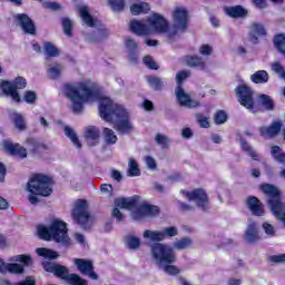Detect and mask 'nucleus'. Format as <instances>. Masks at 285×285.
Masks as SVG:
<instances>
[{
    "mask_svg": "<svg viewBox=\"0 0 285 285\" xmlns=\"http://www.w3.org/2000/svg\"><path fill=\"white\" fill-rule=\"evenodd\" d=\"M99 115L107 124H112L119 135H130L135 126L130 122V112L122 105L115 104L109 97L99 100Z\"/></svg>",
    "mask_w": 285,
    "mask_h": 285,
    "instance_id": "1",
    "label": "nucleus"
},
{
    "mask_svg": "<svg viewBox=\"0 0 285 285\" xmlns=\"http://www.w3.org/2000/svg\"><path fill=\"white\" fill-rule=\"evenodd\" d=\"M37 234L43 242H56L63 246H70V236L68 235V224L63 220L53 219L49 226L38 225Z\"/></svg>",
    "mask_w": 285,
    "mask_h": 285,
    "instance_id": "2",
    "label": "nucleus"
},
{
    "mask_svg": "<svg viewBox=\"0 0 285 285\" xmlns=\"http://www.w3.org/2000/svg\"><path fill=\"white\" fill-rule=\"evenodd\" d=\"M63 92L66 97L72 101L73 112H81L86 101L97 98V91L85 82H79L77 87H75V85H65Z\"/></svg>",
    "mask_w": 285,
    "mask_h": 285,
    "instance_id": "3",
    "label": "nucleus"
},
{
    "mask_svg": "<svg viewBox=\"0 0 285 285\" xmlns=\"http://www.w3.org/2000/svg\"><path fill=\"white\" fill-rule=\"evenodd\" d=\"M52 177L45 174H35L27 184L30 204H39V197H50L52 195Z\"/></svg>",
    "mask_w": 285,
    "mask_h": 285,
    "instance_id": "4",
    "label": "nucleus"
},
{
    "mask_svg": "<svg viewBox=\"0 0 285 285\" xmlns=\"http://www.w3.org/2000/svg\"><path fill=\"white\" fill-rule=\"evenodd\" d=\"M151 255L158 264H164V271L167 275H179L181 273L179 267L173 265L177 262L173 247L161 243L151 244Z\"/></svg>",
    "mask_w": 285,
    "mask_h": 285,
    "instance_id": "5",
    "label": "nucleus"
},
{
    "mask_svg": "<svg viewBox=\"0 0 285 285\" xmlns=\"http://www.w3.org/2000/svg\"><path fill=\"white\" fill-rule=\"evenodd\" d=\"M71 217L73 222L78 224V226L86 230L90 222V212H88V200L83 198L77 199L71 210Z\"/></svg>",
    "mask_w": 285,
    "mask_h": 285,
    "instance_id": "6",
    "label": "nucleus"
},
{
    "mask_svg": "<svg viewBox=\"0 0 285 285\" xmlns=\"http://www.w3.org/2000/svg\"><path fill=\"white\" fill-rule=\"evenodd\" d=\"M261 190L266 195L267 206L271 208L272 213L285 205V203L282 202V190H279V187L265 183L261 185Z\"/></svg>",
    "mask_w": 285,
    "mask_h": 285,
    "instance_id": "7",
    "label": "nucleus"
},
{
    "mask_svg": "<svg viewBox=\"0 0 285 285\" xmlns=\"http://www.w3.org/2000/svg\"><path fill=\"white\" fill-rule=\"evenodd\" d=\"M235 94L238 99V102L243 108L247 110H253V112H257L255 109V92L248 85H238L235 88Z\"/></svg>",
    "mask_w": 285,
    "mask_h": 285,
    "instance_id": "8",
    "label": "nucleus"
},
{
    "mask_svg": "<svg viewBox=\"0 0 285 285\" xmlns=\"http://www.w3.org/2000/svg\"><path fill=\"white\" fill-rule=\"evenodd\" d=\"M181 195L188 199V202H195L196 206L200 208L204 213H206L210 205V199L208 198V194L204 188H196L191 191L180 190Z\"/></svg>",
    "mask_w": 285,
    "mask_h": 285,
    "instance_id": "9",
    "label": "nucleus"
},
{
    "mask_svg": "<svg viewBox=\"0 0 285 285\" xmlns=\"http://www.w3.org/2000/svg\"><path fill=\"white\" fill-rule=\"evenodd\" d=\"M147 22L157 35H166V32L170 30L168 20H166V18L159 13H153L151 17L147 19Z\"/></svg>",
    "mask_w": 285,
    "mask_h": 285,
    "instance_id": "10",
    "label": "nucleus"
},
{
    "mask_svg": "<svg viewBox=\"0 0 285 285\" xmlns=\"http://www.w3.org/2000/svg\"><path fill=\"white\" fill-rule=\"evenodd\" d=\"M14 19L20 26L23 35H30L31 37L37 36V24H35V21L27 13H18L14 16Z\"/></svg>",
    "mask_w": 285,
    "mask_h": 285,
    "instance_id": "11",
    "label": "nucleus"
},
{
    "mask_svg": "<svg viewBox=\"0 0 285 285\" xmlns=\"http://www.w3.org/2000/svg\"><path fill=\"white\" fill-rule=\"evenodd\" d=\"M173 19L176 30H180L181 32L188 30V11L186 9L177 7L174 10Z\"/></svg>",
    "mask_w": 285,
    "mask_h": 285,
    "instance_id": "12",
    "label": "nucleus"
},
{
    "mask_svg": "<svg viewBox=\"0 0 285 285\" xmlns=\"http://www.w3.org/2000/svg\"><path fill=\"white\" fill-rule=\"evenodd\" d=\"M75 264L81 275H88L90 279H99V275L95 273V265H92V261L76 258Z\"/></svg>",
    "mask_w": 285,
    "mask_h": 285,
    "instance_id": "13",
    "label": "nucleus"
},
{
    "mask_svg": "<svg viewBox=\"0 0 285 285\" xmlns=\"http://www.w3.org/2000/svg\"><path fill=\"white\" fill-rule=\"evenodd\" d=\"M3 148L11 157H19V159H26V157H28V149L18 142L4 140Z\"/></svg>",
    "mask_w": 285,
    "mask_h": 285,
    "instance_id": "14",
    "label": "nucleus"
},
{
    "mask_svg": "<svg viewBox=\"0 0 285 285\" xmlns=\"http://www.w3.org/2000/svg\"><path fill=\"white\" fill-rule=\"evenodd\" d=\"M43 268L47 273H53L56 277H59V279H63L65 282H67L68 277L70 276V271L68 267L57 263H43Z\"/></svg>",
    "mask_w": 285,
    "mask_h": 285,
    "instance_id": "15",
    "label": "nucleus"
},
{
    "mask_svg": "<svg viewBox=\"0 0 285 285\" xmlns=\"http://www.w3.org/2000/svg\"><path fill=\"white\" fill-rule=\"evenodd\" d=\"M283 126L284 124H282V121L274 120L269 126L259 128L261 137H266L267 139H274V137H277V135L282 132Z\"/></svg>",
    "mask_w": 285,
    "mask_h": 285,
    "instance_id": "16",
    "label": "nucleus"
},
{
    "mask_svg": "<svg viewBox=\"0 0 285 285\" xmlns=\"http://www.w3.org/2000/svg\"><path fill=\"white\" fill-rule=\"evenodd\" d=\"M160 210L156 205L142 204L136 208L135 214L137 217H157Z\"/></svg>",
    "mask_w": 285,
    "mask_h": 285,
    "instance_id": "17",
    "label": "nucleus"
},
{
    "mask_svg": "<svg viewBox=\"0 0 285 285\" xmlns=\"http://www.w3.org/2000/svg\"><path fill=\"white\" fill-rule=\"evenodd\" d=\"M246 206L256 217H262L264 215V205L256 196H248Z\"/></svg>",
    "mask_w": 285,
    "mask_h": 285,
    "instance_id": "18",
    "label": "nucleus"
},
{
    "mask_svg": "<svg viewBox=\"0 0 285 285\" xmlns=\"http://www.w3.org/2000/svg\"><path fill=\"white\" fill-rule=\"evenodd\" d=\"M129 30L132 35H137V37H148L150 35V28L139 20H131L129 22Z\"/></svg>",
    "mask_w": 285,
    "mask_h": 285,
    "instance_id": "19",
    "label": "nucleus"
},
{
    "mask_svg": "<svg viewBox=\"0 0 285 285\" xmlns=\"http://www.w3.org/2000/svg\"><path fill=\"white\" fill-rule=\"evenodd\" d=\"M125 46L128 50V57H129L131 63H137L139 61V56H138L139 46L137 45L135 39L128 38L125 42Z\"/></svg>",
    "mask_w": 285,
    "mask_h": 285,
    "instance_id": "20",
    "label": "nucleus"
},
{
    "mask_svg": "<svg viewBox=\"0 0 285 285\" xmlns=\"http://www.w3.org/2000/svg\"><path fill=\"white\" fill-rule=\"evenodd\" d=\"M225 12L232 19H244V17H248V10L240 4H236L234 7H226Z\"/></svg>",
    "mask_w": 285,
    "mask_h": 285,
    "instance_id": "21",
    "label": "nucleus"
},
{
    "mask_svg": "<svg viewBox=\"0 0 285 285\" xmlns=\"http://www.w3.org/2000/svg\"><path fill=\"white\" fill-rule=\"evenodd\" d=\"M245 239L247 244H256V242H259V239H262L256 223H250L247 226V229L245 232Z\"/></svg>",
    "mask_w": 285,
    "mask_h": 285,
    "instance_id": "22",
    "label": "nucleus"
},
{
    "mask_svg": "<svg viewBox=\"0 0 285 285\" xmlns=\"http://www.w3.org/2000/svg\"><path fill=\"white\" fill-rule=\"evenodd\" d=\"M185 62L189 68H197L202 71L206 70V61L199 56H186Z\"/></svg>",
    "mask_w": 285,
    "mask_h": 285,
    "instance_id": "23",
    "label": "nucleus"
},
{
    "mask_svg": "<svg viewBox=\"0 0 285 285\" xmlns=\"http://www.w3.org/2000/svg\"><path fill=\"white\" fill-rule=\"evenodd\" d=\"M79 17L88 28H95V26H97V20L90 14V11L86 6L79 8Z\"/></svg>",
    "mask_w": 285,
    "mask_h": 285,
    "instance_id": "24",
    "label": "nucleus"
},
{
    "mask_svg": "<svg viewBox=\"0 0 285 285\" xmlns=\"http://www.w3.org/2000/svg\"><path fill=\"white\" fill-rule=\"evenodd\" d=\"M115 206H117V208H125L126 210H134V208H137V199L136 198H116Z\"/></svg>",
    "mask_w": 285,
    "mask_h": 285,
    "instance_id": "25",
    "label": "nucleus"
},
{
    "mask_svg": "<svg viewBox=\"0 0 285 285\" xmlns=\"http://www.w3.org/2000/svg\"><path fill=\"white\" fill-rule=\"evenodd\" d=\"M142 237L145 239H149L150 242H154L153 244H159V242H164L165 236H164V230H150L146 229L142 234Z\"/></svg>",
    "mask_w": 285,
    "mask_h": 285,
    "instance_id": "26",
    "label": "nucleus"
},
{
    "mask_svg": "<svg viewBox=\"0 0 285 285\" xmlns=\"http://www.w3.org/2000/svg\"><path fill=\"white\" fill-rule=\"evenodd\" d=\"M130 12L134 17L148 14L150 12V4L148 2L134 3L130 6Z\"/></svg>",
    "mask_w": 285,
    "mask_h": 285,
    "instance_id": "27",
    "label": "nucleus"
},
{
    "mask_svg": "<svg viewBox=\"0 0 285 285\" xmlns=\"http://www.w3.org/2000/svg\"><path fill=\"white\" fill-rule=\"evenodd\" d=\"M85 137L88 141V146H97V144H99V129L96 127H89L86 130Z\"/></svg>",
    "mask_w": 285,
    "mask_h": 285,
    "instance_id": "28",
    "label": "nucleus"
},
{
    "mask_svg": "<svg viewBox=\"0 0 285 285\" xmlns=\"http://www.w3.org/2000/svg\"><path fill=\"white\" fill-rule=\"evenodd\" d=\"M273 45L275 50H277L282 57H285V33H276L273 37Z\"/></svg>",
    "mask_w": 285,
    "mask_h": 285,
    "instance_id": "29",
    "label": "nucleus"
},
{
    "mask_svg": "<svg viewBox=\"0 0 285 285\" xmlns=\"http://www.w3.org/2000/svg\"><path fill=\"white\" fill-rule=\"evenodd\" d=\"M176 99L180 106H190V102L193 101L190 96L184 91L181 86H177L176 88Z\"/></svg>",
    "mask_w": 285,
    "mask_h": 285,
    "instance_id": "30",
    "label": "nucleus"
},
{
    "mask_svg": "<svg viewBox=\"0 0 285 285\" xmlns=\"http://www.w3.org/2000/svg\"><path fill=\"white\" fill-rule=\"evenodd\" d=\"M258 105L262 106L264 110H275V101H273V98L266 94L258 96Z\"/></svg>",
    "mask_w": 285,
    "mask_h": 285,
    "instance_id": "31",
    "label": "nucleus"
},
{
    "mask_svg": "<svg viewBox=\"0 0 285 285\" xmlns=\"http://www.w3.org/2000/svg\"><path fill=\"white\" fill-rule=\"evenodd\" d=\"M268 71L266 70H258L250 76V80L253 83H268Z\"/></svg>",
    "mask_w": 285,
    "mask_h": 285,
    "instance_id": "32",
    "label": "nucleus"
},
{
    "mask_svg": "<svg viewBox=\"0 0 285 285\" xmlns=\"http://www.w3.org/2000/svg\"><path fill=\"white\" fill-rule=\"evenodd\" d=\"M27 146H31L32 153H39V150H48V145L39 142L36 138L29 137L26 139Z\"/></svg>",
    "mask_w": 285,
    "mask_h": 285,
    "instance_id": "33",
    "label": "nucleus"
},
{
    "mask_svg": "<svg viewBox=\"0 0 285 285\" xmlns=\"http://www.w3.org/2000/svg\"><path fill=\"white\" fill-rule=\"evenodd\" d=\"M65 135L71 140V144H73L76 148L81 149V140H79V136H77V132H75L72 128L66 126Z\"/></svg>",
    "mask_w": 285,
    "mask_h": 285,
    "instance_id": "34",
    "label": "nucleus"
},
{
    "mask_svg": "<svg viewBox=\"0 0 285 285\" xmlns=\"http://www.w3.org/2000/svg\"><path fill=\"white\" fill-rule=\"evenodd\" d=\"M190 246H193V239L190 237H181L174 243L176 250H186V248H190Z\"/></svg>",
    "mask_w": 285,
    "mask_h": 285,
    "instance_id": "35",
    "label": "nucleus"
},
{
    "mask_svg": "<svg viewBox=\"0 0 285 285\" xmlns=\"http://www.w3.org/2000/svg\"><path fill=\"white\" fill-rule=\"evenodd\" d=\"M147 83L154 90H163L164 89V80H161V78H159L155 75H151L147 78Z\"/></svg>",
    "mask_w": 285,
    "mask_h": 285,
    "instance_id": "36",
    "label": "nucleus"
},
{
    "mask_svg": "<svg viewBox=\"0 0 285 285\" xmlns=\"http://www.w3.org/2000/svg\"><path fill=\"white\" fill-rule=\"evenodd\" d=\"M37 255H39V257H45V259H57V257H59L57 252L46 247L37 248Z\"/></svg>",
    "mask_w": 285,
    "mask_h": 285,
    "instance_id": "37",
    "label": "nucleus"
},
{
    "mask_svg": "<svg viewBox=\"0 0 285 285\" xmlns=\"http://www.w3.org/2000/svg\"><path fill=\"white\" fill-rule=\"evenodd\" d=\"M240 148L242 150H244V153H247V155H249V157H252L254 161H259V155L257 154V151L253 149V147L250 146V144H248V141L242 140Z\"/></svg>",
    "mask_w": 285,
    "mask_h": 285,
    "instance_id": "38",
    "label": "nucleus"
},
{
    "mask_svg": "<svg viewBox=\"0 0 285 285\" xmlns=\"http://www.w3.org/2000/svg\"><path fill=\"white\" fill-rule=\"evenodd\" d=\"M102 134H104L106 144H108L109 146L117 144L118 138H117V135H115V131L112 129L105 127L102 129Z\"/></svg>",
    "mask_w": 285,
    "mask_h": 285,
    "instance_id": "39",
    "label": "nucleus"
},
{
    "mask_svg": "<svg viewBox=\"0 0 285 285\" xmlns=\"http://www.w3.org/2000/svg\"><path fill=\"white\" fill-rule=\"evenodd\" d=\"M13 262H18L19 264H22L23 267L32 266L33 264L32 256L28 254H20V255L13 256Z\"/></svg>",
    "mask_w": 285,
    "mask_h": 285,
    "instance_id": "40",
    "label": "nucleus"
},
{
    "mask_svg": "<svg viewBox=\"0 0 285 285\" xmlns=\"http://www.w3.org/2000/svg\"><path fill=\"white\" fill-rule=\"evenodd\" d=\"M7 271L8 273L14 274V275H23L26 273V268L23 265L19 263H9L7 264Z\"/></svg>",
    "mask_w": 285,
    "mask_h": 285,
    "instance_id": "41",
    "label": "nucleus"
},
{
    "mask_svg": "<svg viewBox=\"0 0 285 285\" xmlns=\"http://www.w3.org/2000/svg\"><path fill=\"white\" fill-rule=\"evenodd\" d=\"M13 125L17 128V130H20V132H23L28 127L26 125V119L21 114H16L13 117Z\"/></svg>",
    "mask_w": 285,
    "mask_h": 285,
    "instance_id": "42",
    "label": "nucleus"
},
{
    "mask_svg": "<svg viewBox=\"0 0 285 285\" xmlns=\"http://www.w3.org/2000/svg\"><path fill=\"white\" fill-rule=\"evenodd\" d=\"M66 282L70 285H88V281L79 276V274H69Z\"/></svg>",
    "mask_w": 285,
    "mask_h": 285,
    "instance_id": "43",
    "label": "nucleus"
},
{
    "mask_svg": "<svg viewBox=\"0 0 285 285\" xmlns=\"http://www.w3.org/2000/svg\"><path fill=\"white\" fill-rule=\"evenodd\" d=\"M271 153L276 161L285 164V153H282V148L279 146H273Z\"/></svg>",
    "mask_w": 285,
    "mask_h": 285,
    "instance_id": "44",
    "label": "nucleus"
},
{
    "mask_svg": "<svg viewBox=\"0 0 285 285\" xmlns=\"http://www.w3.org/2000/svg\"><path fill=\"white\" fill-rule=\"evenodd\" d=\"M108 3L114 12H124L126 0H108Z\"/></svg>",
    "mask_w": 285,
    "mask_h": 285,
    "instance_id": "45",
    "label": "nucleus"
},
{
    "mask_svg": "<svg viewBox=\"0 0 285 285\" xmlns=\"http://www.w3.org/2000/svg\"><path fill=\"white\" fill-rule=\"evenodd\" d=\"M128 175H129V177H139V175H141L139 165H137V161L132 158L129 160Z\"/></svg>",
    "mask_w": 285,
    "mask_h": 285,
    "instance_id": "46",
    "label": "nucleus"
},
{
    "mask_svg": "<svg viewBox=\"0 0 285 285\" xmlns=\"http://www.w3.org/2000/svg\"><path fill=\"white\" fill-rule=\"evenodd\" d=\"M226 121H228V114L222 109L216 111L214 116V122L216 126H222V124H226Z\"/></svg>",
    "mask_w": 285,
    "mask_h": 285,
    "instance_id": "47",
    "label": "nucleus"
},
{
    "mask_svg": "<svg viewBox=\"0 0 285 285\" xmlns=\"http://www.w3.org/2000/svg\"><path fill=\"white\" fill-rule=\"evenodd\" d=\"M45 53L47 57H59V49H57L52 42H45Z\"/></svg>",
    "mask_w": 285,
    "mask_h": 285,
    "instance_id": "48",
    "label": "nucleus"
},
{
    "mask_svg": "<svg viewBox=\"0 0 285 285\" xmlns=\"http://www.w3.org/2000/svg\"><path fill=\"white\" fill-rule=\"evenodd\" d=\"M63 32L67 37H72V20L70 18L61 19Z\"/></svg>",
    "mask_w": 285,
    "mask_h": 285,
    "instance_id": "49",
    "label": "nucleus"
},
{
    "mask_svg": "<svg viewBox=\"0 0 285 285\" xmlns=\"http://www.w3.org/2000/svg\"><path fill=\"white\" fill-rule=\"evenodd\" d=\"M127 246L130 250H137L139 246H141V239L136 236H128L127 237Z\"/></svg>",
    "mask_w": 285,
    "mask_h": 285,
    "instance_id": "50",
    "label": "nucleus"
},
{
    "mask_svg": "<svg viewBox=\"0 0 285 285\" xmlns=\"http://www.w3.org/2000/svg\"><path fill=\"white\" fill-rule=\"evenodd\" d=\"M142 63H145V66L149 70H159V66L157 65L155 59H153V56H145L142 59Z\"/></svg>",
    "mask_w": 285,
    "mask_h": 285,
    "instance_id": "51",
    "label": "nucleus"
},
{
    "mask_svg": "<svg viewBox=\"0 0 285 285\" xmlns=\"http://www.w3.org/2000/svg\"><path fill=\"white\" fill-rule=\"evenodd\" d=\"M0 88L2 90V92L4 95H7V97L14 90V83L13 82H10L8 80H3L1 83H0Z\"/></svg>",
    "mask_w": 285,
    "mask_h": 285,
    "instance_id": "52",
    "label": "nucleus"
},
{
    "mask_svg": "<svg viewBox=\"0 0 285 285\" xmlns=\"http://www.w3.org/2000/svg\"><path fill=\"white\" fill-rule=\"evenodd\" d=\"M196 121L202 128H210V121L208 120V117L204 116V114H197Z\"/></svg>",
    "mask_w": 285,
    "mask_h": 285,
    "instance_id": "53",
    "label": "nucleus"
},
{
    "mask_svg": "<svg viewBox=\"0 0 285 285\" xmlns=\"http://www.w3.org/2000/svg\"><path fill=\"white\" fill-rule=\"evenodd\" d=\"M26 86H28V81L26 80V78H23L21 76L14 78L13 88L16 90H23V88H26Z\"/></svg>",
    "mask_w": 285,
    "mask_h": 285,
    "instance_id": "54",
    "label": "nucleus"
},
{
    "mask_svg": "<svg viewBox=\"0 0 285 285\" xmlns=\"http://www.w3.org/2000/svg\"><path fill=\"white\" fill-rule=\"evenodd\" d=\"M163 234L165 239H168V237H177V235H179V230L175 226H169L163 229Z\"/></svg>",
    "mask_w": 285,
    "mask_h": 285,
    "instance_id": "55",
    "label": "nucleus"
},
{
    "mask_svg": "<svg viewBox=\"0 0 285 285\" xmlns=\"http://www.w3.org/2000/svg\"><path fill=\"white\" fill-rule=\"evenodd\" d=\"M252 32L257 35V37H266V28H264V24L254 23L252 26Z\"/></svg>",
    "mask_w": 285,
    "mask_h": 285,
    "instance_id": "56",
    "label": "nucleus"
},
{
    "mask_svg": "<svg viewBox=\"0 0 285 285\" xmlns=\"http://www.w3.org/2000/svg\"><path fill=\"white\" fill-rule=\"evenodd\" d=\"M23 101H26V104H35V101H37V92L27 90L23 95Z\"/></svg>",
    "mask_w": 285,
    "mask_h": 285,
    "instance_id": "57",
    "label": "nucleus"
},
{
    "mask_svg": "<svg viewBox=\"0 0 285 285\" xmlns=\"http://www.w3.org/2000/svg\"><path fill=\"white\" fill-rule=\"evenodd\" d=\"M155 141L156 144H158V146H161V148H168V137L161 135V134H157L155 137Z\"/></svg>",
    "mask_w": 285,
    "mask_h": 285,
    "instance_id": "58",
    "label": "nucleus"
},
{
    "mask_svg": "<svg viewBox=\"0 0 285 285\" xmlns=\"http://www.w3.org/2000/svg\"><path fill=\"white\" fill-rule=\"evenodd\" d=\"M273 215H275L276 218L279 219V222H282L285 226V205L278 207L277 209H274V212H272Z\"/></svg>",
    "mask_w": 285,
    "mask_h": 285,
    "instance_id": "59",
    "label": "nucleus"
},
{
    "mask_svg": "<svg viewBox=\"0 0 285 285\" xmlns=\"http://www.w3.org/2000/svg\"><path fill=\"white\" fill-rule=\"evenodd\" d=\"M188 77H190V71H188V70L178 71V73L176 76L178 86H181V83H184V81H186V79H188Z\"/></svg>",
    "mask_w": 285,
    "mask_h": 285,
    "instance_id": "60",
    "label": "nucleus"
},
{
    "mask_svg": "<svg viewBox=\"0 0 285 285\" xmlns=\"http://www.w3.org/2000/svg\"><path fill=\"white\" fill-rule=\"evenodd\" d=\"M199 52L204 57H209V55H213V47H210L209 45H202L199 48Z\"/></svg>",
    "mask_w": 285,
    "mask_h": 285,
    "instance_id": "61",
    "label": "nucleus"
},
{
    "mask_svg": "<svg viewBox=\"0 0 285 285\" xmlns=\"http://www.w3.org/2000/svg\"><path fill=\"white\" fill-rule=\"evenodd\" d=\"M263 229L265 230L266 235H268L269 237H275V227H273L271 223H264Z\"/></svg>",
    "mask_w": 285,
    "mask_h": 285,
    "instance_id": "62",
    "label": "nucleus"
},
{
    "mask_svg": "<svg viewBox=\"0 0 285 285\" xmlns=\"http://www.w3.org/2000/svg\"><path fill=\"white\" fill-rule=\"evenodd\" d=\"M111 217H115L118 223L124 222V214L117 206L111 210Z\"/></svg>",
    "mask_w": 285,
    "mask_h": 285,
    "instance_id": "63",
    "label": "nucleus"
},
{
    "mask_svg": "<svg viewBox=\"0 0 285 285\" xmlns=\"http://www.w3.org/2000/svg\"><path fill=\"white\" fill-rule=\"evenodd\" d=\"M269 262H273L274 264H283V262H285V254L273 255L269 257Z\"/></svg>",
    "mask_w": 285,
    "mask_h": 285,
    "instance_id": "64",
    "label": "nucleus"
}]
</instances>
